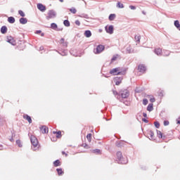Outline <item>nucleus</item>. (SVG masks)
<instances>
[{"label":"nucleus","instance_id":"1","mask_svg":"<svg viewBox=\"0 0 180 180\" xmlns=\"http://www.w3.org/2000/svg\"><path fill=\"white\" fill-rule=\"evenodd\" d=\"M116 155H117V162L118 164H127V162H129L127 158H124L123 155L122 154V152L120 151L117 152Z\"/></svg>","mask_w":180,"mask_h":180},{"label":"nucleus","instance_id":"2","mask_svg":"<svg viewBox=\"0 0 180 180\" xmlns=\"http://www.w3.org/2000/svg\"><path fill=\"white\" fill-rule=\"evenodd\" d=\"M111 75H124L126 72L120 71V68H115L110 70Z\"/></svg>","mask_w":180,"mask_h":180},{"label":"nucleus","instance_id":"3","mask_svg":"<svg viewBox=\"0 0 180 180\" xmlns=\"http://www.w3.org/2000/svg\"><path fill=\"white\" fill-rule=\"evenodd\" d=\"M57 17V12L54 10H49L48 12V16L46 17V20H50V19H54Z\"/></svg>","mask_w":180,"mask_h":180},{"label":"nucleus","instance_id":"4","mask_svg":"<svg viewBox=\"0 0 180 180\" xmlns=\"http://www.w3.org/2000/svg\"><path fill=\"white\" fill-rule=\"evenodd\" d=\"M129 96H130V92L127 89L121 90L119 92V96H121L122 99H127V97Z\"/></svg>","mask_w":180,"mask_h":180},{"label":"nucleus","instance_id":"5","mask_svg":"<svg viewBox=\"0 0 180 180\" xmlns=\"http://www.w3.org/2000/svg\"><path fill=\"white\" fill-rule=\"evenodd\" d=\"M103 50H105V46L99 44L96 46V49H94V54H101Z\"/></svg>","mask_w":180,"mask_h":180},{"label":"nucleus","instance_id":"6","mask_svg":"<svg viewBox=\"0 0 180 180\" xmlns=\"http://www.w3.org/2000/svg\"><path fill=\"white\" fill-rule=\"evenodd\" d=\"M30 141L34 148H36V147L39 146V140H37V138L33 135L30 136Z\"/></svg>","mask_w":180,"mask_h":180},{"label":"nucleus","instance_id":"7","mask_svg":"<svg viewBox=\"0 0 180 180\" xmlns=\"http://www.w3.org/2000/svg\"><path fill=\"white\" fill-rule=\"evenodd\" d=\"M105 32L109 34H113L114 27L113 25H106L105 27Z\"/></svg>","mask_w":180,"mask_h":180},{"label":"nucleus","instance_id":"8","mask_svg":"<svg viewBox=\"0 0 180 180\" xmlns=\"http://www.w3.org/2000/svg\"><path fill=\"white\" fill-rule=\"evenodd\" d=\"M122 81H123V77H114V82L115 85H119L120 84H122Z\"/></svg>","mask_w":180,"mask_h":180},{"label":"nucleus","instance_id":"9","mask_svg":"<svg viewBox=\"0 0 180 180\" xmlns=\"http://www.w3.org/2000/svg\"><path fill=\"white\" fill-rule=\"evenodd\" d=\"M37 9H39V11H40L41 12H46V6L43 5V4L39 3L37 5Z\"/></svg>","mask_w":180,"mask_h":180},{"label":"nucleus","instance_id":"10","mask_svg":"<svg viewBox=\"0 0 180 180\" xmlns=\"http://www.w3.org/2000/svg\"><path fill=\"white\" fill-rule=\"evenodd\" d=\"M39 130L41 131L42 134H46V133H49V128L46 127V125L40 127Z\"/></svg>","mask_w":180,"mask_h":180},{"label":"nucleus","instance_id":"11","mask_svg":"<svg viewBox=\"0 0 180 180\" xmlns=\"http://www.w3.org/2000/svg\"><path fill=\"white\" fill-rule=\"evenodd\" d=\"M7 43H10L12 46H15L16 44V42L12 36L7 37Z\"/></svg>","mask_w":180,"mask_h":180},{"label":"nucleus","instance_id":"12","mask_svg":"<svg viewBox=\"0 0 180 180\" xmlns=\"http://www.w3.org/2000/svg\"><path fill=\"white\" fill-rule=\"evenodd\" d=\"M146 66H144V65H139L138 66V70L139 71V72H142V74H144V72H146Z\"/></svg>","mask_w":180,"mask_h":180},{"label":"nucleus","instance_id":"13","mask_svg":"<svg viewBox=\"0 0 180 180\" xmlns=\"http://www.w3.org/2000/svg\"><path fill=\"white\" fill-rule=\"evenodd\" d=\"M0 32L2 34H6V33L8 32V27H6V25H4L1 27Z\"/></svg>","mask_w":180,"mask_h":180},{"label":"nucleus","instance_id":"14","mask_svg":"<svg viewBox=\"0 0 180 180\" xmlns=\"http://www.w3.org/2000/svg\"><path fill=\"white\" fill-rule=\"evenodd\" d=\"M154 53L156 56H162V49L160 48L155 49Z\"/></svg>","mask_w":180,"mask_h":180},{"label":"nucleus","instance_id":"15","mask_svg":"<svg viewBox=\"0 0 180 180\" xmlns=\"http://www.w3.org/2000/svg\"><path fill=\"white\" fill-rule=\"evenodd\" d=\"M116 147H118L119 148L123 147L124 146V141H119L115 142Z\"/></svg>","mask_w":180,"mask_h":180},{"label":"nucleus","instance_id":"16","mask_svg":"<svg viewBox=\"0 0 180 180\" xmlns=\"http://www.w3.org/2000/svg\"><path fill=\"white\" fill-rule=\"evenodd\" d=\"M23 119H25V120H27L28 123H32V117H30L29 115H24Z\"/></svg>","mask_w":180,"mask_h":180},{"label":"nucleus","instance_id":"17","mask_svg":"<svg viewBox=\"0 0 180 180\" xmlns=\"http://www.w3.org/2000/svg\"><path fill=\"white\" fill-rule=\"evenodd\" d=\"M19 22L21 25H26L27 23V18L22 17L20 18Z\"/></svg>","mask_w":180,"mask_h":180},{"label":"nucleus","instance_id":"18","mask_svg":"<svg viewBox=\"0 0 180 180\" xmlns=\"http://www.w3.org/2000/svg\"><path fill=\"white\" fill-rule=\"evenodd\" d=\"M147 110L148 112H153V110H154V104L149 103L147 107Z\"/></svg>","mask_w":180,"mask_h":180},{"label":"nucleus","instance_id":"19","mask_svg":"<svg viewBox=\"0 0 180 180\" xmlns=\"http://www.w3.org/2000/svg\"><path fill=\"white\" fill-rule=\"evenodd\" d=\"M84 36L85 37L89 38L91 37V36H92V32H91V30H87L84 32Z\"/></svg>","mask_w":180,"mask_h":180},{"label":"nucleus","instance_id":"20","mask_svg":"<svg viewBox=\"0 0 180 180\" xmlns=\"http://www.w3.org/2000/svg\"><path fill=\"white\" fill-rule=\"evenodd\" d=\"M115 19H116V14H110V15L108 16V20L112 22V20H115Z\"/></svg>","mask_w":180,"mask_h":180},{"label":"nucleus","instance_id":"21","mask_svg":"<svg viewBox=\"0 0 180 180\" xmlns=\"http://www.w3.org/2000/svg\"><path fill=\"white\" fill-rule=\"evenodd\" d=\"M56 171H57L58 175L59 176H61V175H64V171H63L62 168H58V169H56Z\"/></svg>","mask_w":180,"mask_h":180},{"label":"nucleus","instance_id":"22","mask_svg":"<svg viewBox=\"0 0 180 180\" xmlns=\"http://www.w3.org/2000/svg\"><path fill=\"white\" fill-rule=\"evenodd\" d=\"M63 25H64V26H65V27H70V26H71V23L70 22V20H63Z\"/></svg>","mask_w":180,"mask_h":180},{"label":"nucleus","instance_id":"23","mask_svg":"<svg viewBox=\"0 0 180 180\" xmlns=\"http://www.w3.org/2000/svg\"><path fill=\"white\" fill-rule=\"evenodd\" d=\"M8 23H11V24L15 23V18L12 17V16L8 17Z\"/></svg>","mask_w":180,"mask_h":180},{"label":"nucleus","instance_id":"24","mask_svg":"<svg viewBox=\"0 0 180 180\" xmlns=\"http://www.w3.org/2000/svg\"><path fill=\"white\" fill-rule=\"evenodd\" d=\"M54 167H60L61 165V162L60 160H56L53 162Z\"/></svg>","mask_w":180,"mask_h":180},{"label":"nucleus","instance_id":"25","mask_svg":"<svg viewBox=\"0 0 180 180\" xmlns=\"http://www.w3.org/2000/svg\"><path fill=\"white\" fill-rule=\"evenodd\" d=\"M57 27H58V25H57L56 22H52L51 24V29H52L53 30H56Z\"/></svg>","mask_w":180,"mask_h":180},{"label":"nucleus","instance_id":"26","mask_svg":"<svg viewBox=\"0 0 180 180\" xmlns=\"http://www.w3.org/2000/svg\"><path fill=\"white\" fill-rule=\"evenodd\" d=\"M53 134H56V139H61V131H53Z\"/></svg>","mask_w":180,"mask_h":180},{"label":"nucleus","instance_id":"27","mask_svg":"<svg viewBox=\"0 0 180 180\" xmlns=\"http://www.w3.org/2000/svg\"><path fill=\"white\" fill-rule=\"evenodd\" d=\"M174 26H175V27H176V29H178V30H180V24H179V20H176L175 21H174Z\"/></svg>","mask_w":180,"mask_h":180},{"label":"nucleus","instance_id":"28","mask_svg":"<svg viewBox=\"0 0 180 180\" xmlns=\"http://www.w3.org/2000/svg\"><path fill=\"white\" fill-rule=\"evenodd\" d=\"M58 54H60V56H67V54H68V52L67 51V50H63V51H58Z\"/></svg>","mask_w":180,"mask_h":180},{"label":"nucleus","instance_id":"29","mask_svg":"<svg viewBox=\"0 0 180 180\" xmlns=\"http://www.w3.org/2000/svg\"><path fill=\"white\" fill-rule=\"evenodd\" d=\"M117 8H119L120 9H123V8H124V5L120 3V1H118L117 3Z\"/></svg>","mask_w":180,"mask_h":180},{"label":"nucleus","instance_id":"30","mask_svg":"<svg viewBox=\"0 0 180 180\" xmlns=\"http://www.w3.org/2000/svg\"><path fill=\"white\" fill-rule=\"evenodd\" d=\"M92 153H94V154L99 155L101 154V149H94L92 150Z\"/></svg>","mask_w":180,"mask_h":180},{"label":"nucleus","instance_id":"31","mask_svg":"<svg viewBox=\"0 0 180 180\" xmlns=\"http://www.w3.org/2000/svg\"><path fill=\"white\" fill-rule=\"evenodd\" d=\"M69 11L70 12H71V13H73V15H75V13H77V9L74 7L70 8Z\"/></svg>","mask_w":180,"mask_h":180},{"label":"nucleus","instance_id":"32","mask_svg":"<svg viewBox=\"0 0 180 180\" xmlns=\"http://www.w3.org/2000/svg\"><path fill=\"white\" fill-rule=\"evenodd\" d=\"M134 49L132 48H131L130 46L127 47V52L129 54H131V53H133Z\"/></svg>","mask_w":180,"mask_h":180},{"label":"nucleus","instance_id":"33","mask_svg":"<svg viewBox=\"0 0 180 180\" xmlns=\"http://www.w3.org/2000/svg\"><path fill=\"white\" fill-rule=\"evenodd\" d=\"M141 39V36L135 35V40H136V43H140Z\"/></svg>","mask_w":180,"mask_h":180},{"label":"nucleus","instance_id":"34","mask_svg":"<svg viewBox=\"0 0 180 180\" xmlns=\"http://www.w3.org/2000/svg\"><path fill=\"white\" fill-rule=\"evenodd\" d=\"M158 137L159 139H162V132L161 131L157 130Z\"/></svg>","mask_w":180,"mask_h":180},{"label":"nucleus","instance_id":"35","mask_svg":"<svg viewBox=\"0 0 180 180\" xmlns=\"http://www.w3.org/2000/svg\"><path fill=\"white\" fill-rule=\"evenodd\" d=\"M149 136H150V140H153V137H154V131H153L152 130H150L148 133Z\"/></svg>","mask_w":180,"mask_h":180},{"label":"nucleus","instance_id":"36","mask_svg":"<svg viewBox=\"0 0 180 180\" xmlns=\"http://www.w3.org/2000/svg\"><path fill=\"white\" fill-rule=\"evenodd\" d=\"M18 15H21L22 18H25V16H26V15L22 10L18 11Z\"/></svg>","mask_w":180,"mask_h":180},{"label":"nucleus","instance_id":"37","mask_svg":"<svg viewBox=\"0 0 180 180\" xmlns=\"http://www.w3.org/2000/svg\"><path fill=\"white\" fill-rule=\"evenodd\" d=\"M16 144H17V146H18V147H20V148L23 147V145H22V142H21L20 140H19V139H18V140L16 141Z\"/></svg>","mask_w":180,"mask_h":180},{"label":"nucleus","instance_id":"38","mask_svg":"<svg viewBox=\"0 0 180 180\" xmlns=\"http://www.w3.org/2000/svg\"><path fill=\"white\" fill-rule=\"evenodd\" d=\"M79 17L80 18H84V19H89V16L87 14H84V13L81 14L79 15Z\"/></svg>","mask_w":180,"mask_h":180},{"label":"nucleus","instance_id":"39","mask_svg":"<svg viewBox=\"0 0 180 180\" xmlns=\"http://www.w3.org/2000/svg\"><path fill=\"white\" fill-rule=\"evenodd\" d=\"M92 138V134H88L87 136H86V139L88 140V141H91V139Z\"/></svg>","mask_w":180,"mask_h":180},{"label":"nucleus","instance_id":"40","mask_svg":"<svg viewBox=\"0 0 180 180\" xmlns=\"http://www.w3.org/2000/svg\"><path fill=\"white\" fill-rule=\"evenodd\" d=\"M154 125L156 127V129H160V122H155Z\"/></svg>","mask_w":180,"mask_h":180},{"label":"nucleus","instance_id":"41","mask_svg":"<svg viewBox=\"0 0 180 180\" xmlns=\"http://www.w3.org/2000/svg\"><path fill=\"white\" fill-rule=\"evenodd\" d=\"M148 103V100L147 98H143V105H147Z\"/></svg>","mask_w":180,"mask_h":180},{"label":"nucleus","instance_id":"42","mask_svg":"<svg viewBox=\"0 0 180 180\" xmlns=\"http://www.w3.org/2000/svg\"><path fill=\"white\" fill-rule=\"evenodd\" d=\"M82 147H84V148H86V149L89 148V146L86 143H82Z\"/></svg>","mask_w":180,"mask_h":180},{"label":"nucleus","instance_id":"43","mask_svg":"<svg viewBox=\"0 0 180 180\" xmlns=\"http://www.w3.org/2000/svg\"><path fill=\"white\" fill-rule=\"evenodd\" d=\"M164 126H168L169 124V121L165 120L163 122Z\"/></svg>","mask_w":180,"mask_h":180},{"label":"nucleus","instance_id":"44","mask_svg":"<svg viewBox=\"0 0 180 180\" xmlns=\"http://www.w3.org/2000/svg\"><path fill=\"white\" fill-rule=\"evenodd\" d=\"M75 23L77 25V26H81V22H79L78 20H75Z\"/></svg>","mask_w":180,"mask_h":180},{"label":"nucleus","instance_id":"45","mask_svg":"<svg viewBox=\"0 0 180 180\" xmlns=\"http://www.w3.org/2000/svg\"><path fill=\"white\" fill-rule=\"evenodd\" d=\"M116 60H117V57L114 56L111 58V63H113V61H116Z\"/></svg>","mask_w":180,"mask_h":180},{"label":"nucleus","instance_id":"46","mask_svg":"<svg viewBox=\"0 0 180 180\" xmlns=\"http://www.w3.org/2000/svg\"><path fill=\"white\" fill-rule=\"evenodd\" d=\"M13 137H15V134L12 133V137L10 139V141H11V143L13 141Z\"/></svg>","mask_w":180,"mask_h":180},{"label":"nucleus","instance_id":"47","mask_svg":"<svg viewBox=\"0 0 180 180\" xmlns=\"http://www.w3.org/2000/svg\"><path fill=\"white\" fill-rule=\"evenodd\" d=\"M129 8H130L132 11H136V6H129Z\"/></svg>","mask_w":180,"mask_h":180},{"label":"nucleus","instance_id":"48","mask_svg":"<svg viewBox=\"0 0 180 180\" xmlns=\"http://www.w3.org/2000/svg\"><path fill=\"white\" fill-rule=\"evenodd\" d=\"M142 122H144V123H148V120L146 118H142Z\"/></svg>","mask_w":180,"mask_h":180},{"label":"nucleus","instance_id":"49","mask_svg":"<svg viewBox=\"0 0 180 180\" xmlns=\"http://www.w3.org/2000/svg\"><path fill=\"white\" fill-rule=\"evenodd\" d=\"M56 32H63V28H58L57 27V30H56Z\"/></svg>","mask_w":180,"mask_h":180},{"label":"nucleus","instance_id":"50","mask_svg":"<svg viewBox=\"0 0 180 180\" xmlns=\"http://www.w3.org/2000/svg\"><path fill=\"white\" fill-rule=\"evenodd\" d=\"M150 101L152 103H154V102H155V98H150Z\"/></svg>","mask_w":180,"mask_h":180},{"label":"nucleus","instance_id":"51","mask_svg":"<svg viewBox=\"0 0 180 180\" xmlns=\"http://www.w3.org/2000/svg\"><path fill=\"white\" fill-rule=\"evenodd\" d=\"M65 39L64 38H61V39H60V43H61L62 44H63V43H65Z\"/></svg>","mask_w":180,"mask_h":180},{"label":"nucleus","instance_id":"52","mask_svg":"<svg viewBox=\"0 0 180 180\" xmlns=\"http://www.w3.org/2000/svg\"><path fill=\"white\" fill-rule=\"evenodd\" d=\"M164 56H169V51H166V53H165Z\"/></svg>","mask_w":180,"mask_h":180},{"label":"nucleus","instance_id":"53","mask_svg":"<svg viewBox=\"0 0 180 180\" xmlns=\"http://www.w3.org/2000/svg\"><path fill=\"white\" fill-rule=\"evenodd\" d=\"M113 95H115L116 96V95H119V92H117L116 91H113Z\"/></svg>","mask_w":180,"mask_h":180},{"label":"nucleus","instance_id":"54","mask_svg":"<svg viewBox=\"0 0 180 180\" xmlns=\"http://www.w3.org/2000/svg\"><path fill=\"white\" fill-rule=\"evenodd\" d=\"M135 92H136L137 94H140V92H141V91H140L139 89H136Z\"/></svg>","mask_w":180,"mask_h":180},{"label":"nucleus","instance_id":"55","mask_svg":"<svg viewBox=\"0 0 180 180\" xmlns=\"http://www.w3.org/2000/svg\"><path fill=\"white\" fill-rule=\"evenodd\" d=\"M36 33L37 34H40V33H41V30H37Z\"/></svg>","mask_w":180,"mask_h":180},{"label":"nucleus","instance_id":"56","mask_svg":"<svg viewBox=\"0 0 180 180\" xmlns=\"http://www.w3.org/2000/svg\"><path fill=\"white\" fill-rule=\"evenodd\" d=\"M68 43L67 42H63V46H64V47H67V46H68Z\"/></svg>","mask_w":180,"mask_h":180},{"label":"nucleus","instance_id":"57","mask_svg":"<svg viewBox=\"0 0 180 180\" xmlns=\"http://www.w3.org/2000/svg\"><path fill=\"white\" fill-rule=\"evenodd\" d=\"M0 150H4V145L0 144Z\"/></svg>","mask_w":180,"mask_h":180},{"label":"nucleus","instance_id":"58","mask_svg":"<svg viewBox=\"0 0 180 180\" xmlns=\"http://www.w3.org/2000/svg\"><path fill=\"white\" fill-rule=\"evenodd\" d=\"M143 117H147V113L143 112Z\"/></svg>","mask_w":180,"mask_h":180},{"label":"nucleus","instance_id":"59","mask_svg":"<svg viewBox=\"0 0 180 180\" xmlns=\"http://www.w3.org/2000/svg\"><path fill=\"white\" fill-rule=\"evenodd\" d=\"M39 50H40L41 51H43V50H44V47L40 46Z\"/></svg>","mask_w":180,"mask_h":180},{"label":"nucleus","instance_id":"60","mask_svg":"<svg viewBox=\"0 0 180 180\" xmlns=\"http://www.w3.org/2000/svg\"><path fill=\"white\" fill-rule=\"evenodd\" d=\"M163 96L162 91H160V92L159 93V96Z\"/></svg>","mask_w":180,"mask_h":180},{"label":"nucleus","instance_id":"61","mask_svg":"<svg viewBox=\"0 0 180 180\" xmlns=\"http://www.w3.org/2000/svg\"><path fill=\"white\" fill-rule=\"evenodd\" d=\"M176 123H177V124H180V120H176Z\"/></svg>","mask_w":180,"mask_h":180},{"label":"nucleus","instance_id":"62","mask_svg":"<svg viewBox=\"0 0 180 180\" xmlns=\"http://www.w3.org/2000/svg\"><path fill=\"white\" fill-rule=\"evenodd\" d=\"M41 37H44V32L41 33Z\"/></svg>","mask_w":180,"mask_h":180},{"label":"nucleus","instance_id":"63","mask_svg":"<svg viewBox=\"0 0 180 180\" xmlns=\"http://www.w3.org/2000/svg\"><path fill=\"white\" fill-rule=\"evenodd\" d=\"M62 154H63V155H64V154H65V152L63 151Z\"/></svg>","mask_w":180,"mask_h":180},{"label":"nucleus","instance_id":"64","mask_svg":"<svg viewBox=\"0 0 180 180\" xmlns=\"http://www.w3.org/2000/svg\"><path fill=\"white\" fill-rule=\"evenodd\" d=\"M142 13H143V15H146V12H144V11H142Z\"/></svg>","mask_w":180,"mask_h":180}]
</instances>
